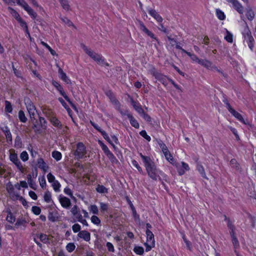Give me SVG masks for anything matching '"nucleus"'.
<instances>
[{
	"instance_id": "1",
	"label": "nucleus",
	"mask_w": 256,
	"mask_h": 256,
	"mask_svg": "<svg viewBox=\"0 0 256 256\" xmlns=\"http://www.w3.org/2000/svg\"><path fill=\"white\" fill-rule=\"evenodd\" d=\"M140 156L143 160L146 170L148 176L154 180H157L158 179L160 180V176L164 178L166 176L160 169L158 168L154 162L149 156H144L142 153Z\"/></svg>"
},
{
	"instance_id": "2",
	"label": "nucleus",
	"mask_w": 256,
	"mask_h": 256,
	"mask_svg": "<svg viewBox=\"0 0 256 256\" xmlns=\"http://www.w3.org/2000/svg\"><path fill=\"white\" fill-rule=\"evenodd\" d=\"M80 46L84 51L98 64L108 66V64L104 61V59L101 55L95 52L84 44H81Z\"/></svg>"
},
{
	"instance_id": "3",
	"label": "nucleus",
	"mask_w": 256,
	"mask_h": 256,
	"mask_svg": "<svg viewBox=\"0 0 256 256\" xmlns=\"http://www.w3.org/2000/svg\"><path fill=\"white\" fill-rule=\"evenodd\" d=\"M74 155L76 159H81L86 156V150L85 146L82 142H78L76 148L73 150Z\"/></svg>"
},
{
	"instance_id": "4",
	"label": "nucleus",
	"mask_w": 256,
	"mask_h": 256,
	"mask_svg": "<svg viewBox=\"0 0 256 256\" xmlns=\"http://www.w3.org/2000/svg\"><path fill=\"white\" fill-rule=\"evenodd\" d=\"M18 4L22 6L24 10H26L28 15L33 20H35L37 17V13L31 8L28 3L24 0H18Z\"/></svg>"
},
{
	"instance_id": "5",
	"label": "nucleus",
	"mask_w": 256,
	"mask_h": 256,
	"mask_svg": "<svg viewBox=\"0 0 256 256\" xmlns=\"http://www.w3.org/2000/svg\"><path fill=\"white\" fill-rule=\"evenodd\" d=\"M146 234L147 240L145 243V246H146V252H148L154 246L155 243L154 236L152 232L148 230H146Z\"/></svg>"
},
{
	"instance_id": "6",
	"label": "nucleus",
	"mask_w": 256,
	"mask_h": 256,
	"mask_svg": "<svg viewBox=\"0 0 256 256\" xmlns=\"http://www.w3.org/2000/svg\"><path fill=\"white\" fill-rule=\"evenodd\" d=\"M25 104L30 118H34L37 112L36 106L30 98L26 100Z\"/></svg>"
},
{
	"instance_id": "7",
	"label": "nucleus",
	"mask_w": 256,
	"mask_h": 256,
	"mask_svg": "<svg viewBox=\"0 0 256 256\" xmlns=\"http://www.w3.org/2000/svg\"><path fill=\"white\" fill-rule=\"evenodd\" d=\"M174 166L176 168L180 176L183 175L186 171H188L190 169L188 164L183 162L180 163L176 162Z\"/></svg>"
},
{
	"instance_id": "8",
	"label": "nucleus",
	"mask_w": 256,
	"mask_h": 256,
	"mask_svg": "<svg viewBox=\"0 0 256 256\" xmlns=\"http://www.w3.org/2000/svg\"><path fill=\"white\" fill-rule=\"evenodd\" d=\"M228 2L232 4L234 8L240 14L241 18L243 16L244 14V7L242 4L238 0H226Z\"/></svg>"
},
{
	"instance_id": "9",
	"label": "nucleus",
	"mask_w": 256,
	"mask_h": 256,
	"mask_svg": "<svg viewBox=\"0 0 256 256\" xmlns=\"http://www.w3.org/2000/svg\"><path fill=\"white\" fill-rule=\"evenodd\" d=\"M10 159L12 162L15 166H16L17 168L20 170L22 171L24 170L23 166L22 165V162L18 160V156L16 154H11L10 156Z\"/></svg>"
},
{
	"instance_id": "10",
	"label": "nucleus",
	"mask_w": 256,
	"mask_h": 256,
	"mask_svg": "<svg viewBox=\"0 0 256 256\" xmlns=\"http://www.w3.org/2000/svg\"><path fill=\"white\" fill-rule=\"evenodd\" d=\"M74 173L76 174V176L80 177L83 176V178L86 177L88 178L87 176L85 174H83L84 172V169L83 166L80 162H76L75 164V168H74Z\"/></svg>"
},
{
	"instance_id": "11",
	"label": "nucleus",
	"mask_w": 256,
	"mask_h": 256,
	"mask_svg": "<svg viewBox=\"0 0 256 256\" xmlns=\"http://www.w3.org/2000/svg\"><path fill=\"white\" fill-rule=\"evenodd\" d=\"M226 108L228 110V111L238 120H239L240 122L244 123V120L242 116L236 111L234 109H233L230 105L228 103H226Z\"/></svg>"
},
{
	"instance_id": "12",
	"label": "nucleus",
	"mask_w": 256,
	"mask_h": 256,
	"mask_svg": "<svg viewBox=\"0 0 256 256\" xmlns=\"http://www.w3.org/2000/svg\"><path fill=\"white\" fill-rule=\"evenodd\" d=\"M198 64L208 69L218 70L217 68L212 66V62L207 60H198Z\"/></svg>"
},
{
	"instance_id": "13",
	"label": "nucleus",
	"mask_w": 256,
	"mask_h": 256,
	"mask_svg": "<svg viewBox=\"0 0 256 256\" xmlns=\"http://www.w3.org/2000/svg\"><path fill=\"white\" fill-rule=\"evenodd\" d=\"M139 28L140 30L144 32L148 36L150 37L152 39L154 40H156V37L154 36V34L150 31L144 25V24L142 22H139Z\"/></svg>"
},
{
	"instance_id": "14",
	"label": "nucleus",
	"mask_w": 256,
	"mask_h": 256,
	"mask_svg": "<svg viewBox=\"0 0 256 256\" xmlns=\"http://www.w3.org/2000/svg\"><path fill=\"white\" fill-rule=\"evenodd\" d=\"M148 13L152 16L158 22L161 23L163 20L162 17L156 12V10L152 8L148 10Z\"/></svg>"
},
{
	"instance_id": "15",
	"label": "nucleus",
	"mask_w": 256,
	"mask_h": 256,
	"mask_svg": "<svg viewBox=\"0 0 256 256\" xmlns=\"http://www.w3.org/2000/svg\"><path fill=\"white\" fill-rule=\"evenodd\" d=\"M243 36L244 37V40L246 42L247 44L254 42V38L252 36L248 28L244 30Z\"/></svg>"
},
{
	"instance_id": "16",
	"label": "nucleus",
	"mask_w": 256,
	"mask_h": 256,
	"mask_svg": "<svg viewBox=\"0 0 256 256\" xmlns=\"http://www.w3.org/2000/svg\"><path fill=\"white\" fill-rule=\"evenodd\" d=\"M2 130L6 137L7 142L8 143L12 144V135L8 127L6 126L4 128H2Z\"/></svg>"
},
{
	"instance_id": "17",
	"label": "nucleus",
	"mask_w": 256,
	"mask_h": 256,
	"mask_svg": "<svg viewBox=\"0 0 256 256\" xmlns=\"http://www.w3.org/2000/svg\"><path fill=\"white\" fill-rule=\"evenodd\" d=\"M78 236L86 242H89L90 240V234L86 230L80 231Z\"/></svg>"
},
{
	"instance_id": "18",
	"label": "nucleus",
	"mask_w": 256,
	"mask_h": 256,
	"mask_svg": "<svg viewBox=\"0 0 256 256\" xmlns=\"http://www.w3.org/2000/svg\"><path fill=\"white\" fill-rule=\"evenodd\" d=\"M24 58L26 64H28V68L30 70H33L32 66V64L29 62V60L33 63L35 66V68L37 66L38 64L30 56L27 55L26 57H24Z\"/></svg>"
},
{
	"instance_id": "19",
	"label": "nucleus",
	"mask_w": 256,
	"mask_h": 256,
	"mask_svg": "<svg viewBox=\"0 0 256 256\" xmlns=\"http://www.w3.org/2000/svg\"><path fill=\"white\" fill-rule=\"evenodd\" d=\"M52 86L56 88L60 94L64 97V90L60 84L54 80H52Z\"/></svg>"
},
{
	"instance_id": "20",
	"label": "nucleus",
	"mask_w": 256,
	"mask_h": 256,
	"mask_svg": "<svg viewBox=\"0 0 256 256\" xmlns=\"http://www.w3.org/2000/svg\"><path fill=\"white\" fill-rule=\"evenodd\" d=\"M126 116L128 118L131 125L135 128H139V124L130 113H126Z\"/></svg>"
},
{
	"instance_id": "21",
	"label": "nucleus",
	"mask_w": 256,
	"mask_h": 256,
	"mask_svg": "<svg viewBox=\"0 0 256 256\" xmlns=\"http://www.w3.org/2000/svg\"><path fill=\"white\" fill-rule=\"evenodd\" d=\"M8 10L12 14V16L17 20L18 21L20 19L22 18L20 14L12 8L8 7Z\"/></svg>"
},
{
	"instance_id": "22",
	"label": "nucleus",
	"mask_w": 256,
	"mask_h": 256,
	"mask_svg": "<svg viewBox=\"0 0 256 256\" xmlns=\"http://www.w3.org/2000/svg\"><path fill=\"white\" fill-rule=\"evenodd\" d=\"M38 237L40 238V242H42L44 244L50 243V238L47 234H40Z\"/></svg>"
},
{
	"instance_id": "23",
	"label": "nucleus",
	"mask_w": 256,
	"mask_h": 256,
	"mask_svg": "<svg viewBox=\"0 0 256 256\" xmlns=\"http://www.w3.org/2000/svg\"><path fill=\"white\" fill-rule=\"evenodd\" d=\"M254 12L251 8H248L246 9V16L248 20L252 21L254 19Z\"/></svg>"
},
{
	"instance_id": "24",
	"label": "nucleus",
	"mask_w": 256,
	"mask_h": 256,
	"mask_svg": "<svg viewBox=\"0 0 256 256\" xmlns=\"http://www.w3.org/2000/svg\"><path fill=\"white\" fill-rule=\"evenodd\" d=\"M6 220L10 224H13L16 221V217L10 210L8 212Z\"/></svg>"
},
{
	"instance_id": "25",
	"label": "nucleus",
	"mask_w": 256,
	"mask_h": 256,
	"mask_svg": "<svg viewBox=\"0 0 256 256\" xmlns=\"http://www.w3.org/2000/svg\"><path fill=\"white\" fill-rule=\"evenodd\" d=\"M23 144L22 139L19 136H17L14 140V147L16 148H20L22 147Z\"/></svg>"
},
{
	"instance_id": "26",
	"label": "nucleus",
	"mask_w": 256,
	"mask_h": 256,
	"mask_svg": "<svg viewBox=\"0 0 256 256\" xmlns=\"http://www.w3.org/2000/svg\"><path fill=\"white\" fill-rule=\"evenodd\" d=\"M4 104V111L7 113L12 114L13 108L10 102L8 100H5Z\"/></svg>"
},
{
	"instance_id": "27",
	"label": "nucleus",
	"mask_w": 256,
	"mask_h": 256,
	"mask_svg": "<svg viewBox=\"0 0 256 256\" xmlns=\"http://www.w3.org/2000/svg\"><path fill=\"white\" fill-rule=\"evenodd\" d=\"M182 51L186 53V54H188L189 56H190L192 60L195 62H197L198 64V60H200V59H199L197 56H196L195 54H192L189 52H186L184 49H182Z\"/></svg>"
},
{
	"instance_id": "28",
	"label": "nucleus",
	"mask_w": 256,
	"mask_h": 256,
	"mask_svg": "<svg viewBox=\"0 0 256 256\" xmlns=\"http://www.w3.org/2000/svg\"><path fill=\"white\" fill-rule=\"evenodd\" d=\"M50 120L54 126L59 128L61 126L60 121L55 116H52L50 118Z\"/></svg>"
},
{
	"instance_id": "29",
	"label": "nucleus",
	"mask_w": 256,
	"mask_h": 256,
	"mask_svg": "<svg viewBox=\"0 0 256 256\" xmlns=\"http://www.w3.org/2000/svg\"><path fill=\"white\" fill-rule=\"evenodd\" d=\"M18 116L19 120L22 122L25 123L26 122L28 119H27L26 117V116L23 110H20L18 112Z\"/></svg>"
},
{
	"instance_id": "30",
	"label": "nucleus",
	"mask_w": 256,
	"mask_h": 256,
	"mask_svg": "<svg viewBox=\"0 0 256 256\" xmlns=\"http://www.w3.org/2000/svg\"><path fill=\"white\" fill-rule=\"evenodd\" d=\"M38 166L44 171H46V164L42 158H40L38 160Z\"/></svg>"
},
{
	"instance_id": "31",
	"label": "nucleus",
	"mask_w": 256,
	"mask_h": 256,
	"mask_svg": "<svg viewBox=\"0 0 256 256\" xmlns=\"http://www.w3.org/2000/svg\"><path fill=\"white\" fill-rule=\"evenodd\" d=\"M232 238V242L233 244V245L234 246V248H236L239 246V242L238 240V239L236 238V237L234 236L233 230H232L231 232H230Z\"/></svg>"
},
{
	"instance_id": "32",
	"label": "nucleus",
	"mask_w": 256,
	"mask_h": 256,
	"mask_svg": "<svg viewBox=\"0 0 256 256\" xmlns=\"http://www.w3.org/2000/svg\"><path fill=\"white\" fill-rule=\"evenodd\" d=\"M96 190L97 192L100 194H105L108 192V189L102 185L98 184L96 188Z\"/></svg>"
},
{
	"instance_id": "33",
	"label": "nucleus",
	"mask_w": 256,
	"mask_h": 256,
	"mask_svg": "<svg viewBox=\"0 0 256 256\" xmlns=\"http://www.w3.org/2000/svg\"><path fill=\"white\" fill-rule=\"evenodd\" d=\"M113 103L115 104V106L116 108L119 110L122 116H126V113H130L127 110H126L124 111H122V110H120V104L119 102L117 100H114Z\"/></svg>"
},
{
	"instance_id": "34",
	"label": "nucleus",
	"mask_w": 256,
	"mask_h": 256,
	"mask_svg": "<svg viewBox=\"0 0 256 256\" xmlns=\"http://www.w3.org/2000/svg\"><path fill=\"white\" fill-rule=\"evenodd\" d=\"M132 106L135 109V110L139 114H143V110L141 106L138 104H136V102H132Z\"/></svg>"
},
{
	"instance_id": "35",
	"label": "nucleus",
	"mask_w": 256,
	"mask_h": 256,
	"mask_svg": "<svg viewBox=\"0 0 256 256\" xmlns=\"http://www.w3.org/2000/svg\"><path fill=\"white\" fill-rule=\"evenodd\" d=\"M196 168H197L198 170L202 176L204 178H207L206 176V174L204 172V167L202 165L198 164Z\"/></svg>"
},
{
	"instance_id": "36",
	"label": "nucleus",
	"mask_w": 256,
	"mask_h": 256,
	"mask_svg": "<svg viewBox=\"0 0 256 256\" xmlns=\"http://www.w3.org/2000/svg\"><path fill=\"white\" fill-rule=\"evenodd\" d=\"M52 156L57 161L58 160H60L61 158H62V154L58 152V151H54L52 152Z\"/></svg>"
},
{
	"instance_id": "37",
	"label": "nucleus",
	"mask_w": 256,
	"mask_h": 256,
	"mask_svg": "<svg viewBox=\"0 0 256 256\" xmlns=\"http://www.w3.org/2000/svg\"><path fill=\"white\" fill-rule=\"evenodd\" d=\"M12 68L14 72V75L18 78H22V72L20 70H17L14 66V65L12 64Z\"/></svg>"
},
{
	"instance_id": "38",
	"label": "nucleus",
	"mask_w": 256,
	"mask_h": 256,
	"mask_svg": "<svg viewBox=\"0 0 256 256\" xmlns=\"http://www.w3.org/2000/svg\"><path fill=\"white\" fill-rule=\"evenodd\" d=\"M224 38L228 42L231 43L233 41L232 34L230 32L226 30Z\"/></svg>"
},
{
	"instance_id": "39",
	"label": "nucleus",
	"mask_w": 256,
	"mask_h": 256,
	"mask_svg": "<svg viewBox=\"0 0 256 256\" xmlns=\"http://www.w3.org/2000/svg\"><path fill=\"white\" fill-rule=\"evenodd\" d=\"M66 249L69 252H71L76 248V246L73 242H70L66 246Z\"/></svg>"
},
{
	"instance_id": "40",
	"label": "nucleus",
	"mask_w": 256,
	"mask_h": 256,
	"mask_svg": "<svg viewBox=\"0 0 256 256\" xmlns=\"http://www.w3.org/2000/svg\"><path fill=\"white\" fill-rule=\"evenodd\" d=\"M216 14L217 17L220 20H224L226 18V16L224 12L220 10H216Z\"/></svg>"
},
{
	"instance_id": "41",
	"label": "nucleus",
	"mask_w": 256,
	"mask_h": 256,
	"mask_svg": "<svg viewBox=\"0 0 256 256\" xmlns=\"http://www.w3.org/2000/svg\"><path fill=\"white\" fill-rule=\"evenodd\" d=\"M20 158L23 162H26L28 160L29 156L26 151H23L20 154Z\"/></svg>"
},
{
	"instance_id": "42",
	"label": "nucleus",
	"mask_w": 256,
	"mask_h": 256,
	"mask_svg": "<svg viewBox=\"0 0 256 256\" xmlns=\"http://www.w3.org/2000/svg\"><path fill=\"white\" fill-rule=\"evenodd\" d=\"M32 212L35 215L38 216L41 212V209L39 206H33L32 208Z\"/></svg>"
},
{
	"instance_id": "43",
	"label": "nucleus",
	"mask_w": 256,
	"mask_h": 256,
	"mask_svg": "<svg viewBox=\"0 0 256 256\" xmlns=\"http://www.w3.org/2000/svg\"><path fill=\"white\" fill-rule=\"evenodd\" d=\"M91 222L96 225H99L100 223V219L96 216H93L91 217Z\"/></svg>"
},
{
	"instance_id": "44",
	"label": "nucleus",
	"mask_w": 256,
	"mask_h": 256,
	"mask_svg": "<svg viewBox=\"0 0 256 256\" xmlns=\"http://www.w3.org/2000/svg\"><path fill=\"white\" fill-rule=\"evenodd\" d=\"M52 196L50 192H46L44 194V200L46 202L49 203L52 200Z\"/></svg>"
},
{
	"instance_id": "45",
	"label": "nucleus",
	"mask_w": 256,
	"mask_h": 256,
	"mask_svg": "<svg viewBox=\"0 0 256 256\" xmlns=\"http://www.w3.org/2000/svg\"><path fill=\"white\" fill-rule=\"evenodd\" d=\"M98 144L100 146L104 152L106 154L110 150L108 146L104 144L102 141L98 140Z\"/></svg>"
},
{
	"instance_id": "46",
	"label": "nucleus",
	"mask_w": 256,
	"mask_h": 256,
	"mask_svg": "<svg viewBox=\"0 0 256 256\" xmlns=\"http://www.w3.org/2000/svg\"><path fill=\"white\" fill-rule=\"evenodd\" d=\"M132 164L138 170L140 173H142L143 172L142 168L139 166L138 162L136 160H132Z\"/></svg>"
},
{
	"instance_id": "47",
	"label": "nucleus",
	"mask_w": 256,
	"mask_h": 256,
	"mask_svg": "<svg viewBox=\"0 0 256 256\" xmlns=\"http://www.w3.org/2000/svg\"><path fill=\"white\" fill-rule=\"evenodd\" d=\"M134 251L138 254L142 255L144 254V250L142 247L136 246L134 248Z\"/></svg>"
},
{
	"instance_id": "48",
	"label": "nucleus",
	"mask_w": 256,
	"mask_h": 256,
	"mask_svg": "<svg viewBox=\"0 0 256 256\" xmlns=\"http://www.w3.org/2000/svg\"><path fill=\"white\" fill-rule=\"evenodd\" d=\"M89 210L92 214H96L98 212V206L96 205H91L89 208Z\"/></svg>"
},
{
	"instance_id": "49",
	"label": "nucleus",
	"mask_w": 256,
	"mask_h": 256,
	"mask_svg": "<svg viewBox=\"0 0 256 256\" xmlns=\"http://www.w3.org/2000/svg\"><path fill=\"white\" fill-rule=\"evenodd\" d=\"M18 22L20 24V26L23 28L24 30L28 28L26 22L22 18Z\"/></svg>"
},
{
	"instance_id": "50",
	"label": "nucleus",
	"mask_w": 256,
	"mask_h": 256,
	"mask_svg": "<svg viewBox=\"0 0 256 256\" xmlns=\"http://www.w3.org/2000/svg\"><path fill=\"white\" fill-rule=\"evenodd\" d=\"M101 134L103 136L104 138L107 140L110 144L114 147V144L112 142L110 137L105 131L101 132Z\"/></svg>"
},
{
	"instance_id": "51",
	"label": "nucleus",
	"mask_w": 256,
	"mask_h": 256,
	"mask_svg": "<svg viewBox=\"0 0 256 256\" xmlns=\"http://www.w3.org/2000/svg\"><path fill=\"white\" fill-rule=\"evenodd\" d=\"M165 158L166 159V160L172 164L173 166L175 164L176 162L174 160L172 156L170 154H168V156H166Z\"/></svg>"
},
{
	"instance_id": "52",
	"label": "nucleus",
	"mask_w": 256,
	"mask_h": 256,
	"mask_svg": "<svg viewBox=\"0 0 256 256\" xmlns=\"http://www.w3.org/2000/svg\"><path fill=\"white\" fill-rule=\"evenodd\" d=\"M140 134L148 142H150V140L151 138L148 135L146 130H142L140 132Z\"/></svg>"
},
{
	"instance_id": "53",
	"label": "nucleus",
	"mask_w": 256,
	"mask_h": 256,
	"mask_svg": "<svg viewBox=\"0 0 256 256\" xmlns=\"http://www.w3.org/2000/svg\"><path fill=\"white\" fill-rule=\"evenodd\" d=\"M26 223V220L24 218H18L15 225L17 226H22L24 224Z\"/></svg>"
},
{
	"instance_id": "54",
	"label": "nucleus",
	"mask_w": 256,
	"mask_h": 256,
	"mask_svg": "<svg viewBox=\"0 0 256 256\" xmlns=\"http://www.w3.org/2000/svg\"><path fill=\"white\" fill-rule=\"evenodd\" d=\"M6 190H7L8 192L10 194H12L14 192V188L12 184H11V182H9L6 184Z\"/></svg>"
},
{
	"instance_id": "55",
	"label": "nucleus",
	"mask_w": 256,
	"mask_h": 256,
	"mask_svg": "<svg viewBox=\"0 0 256 256\" xmlns=\"http://www.w3.org/2000/svg\"><path fill=\"white\" fill-rule=\"evenodd\" d=\"M81 227L78 224H74L72 226V230L73 232L75 233L77 232H80V230Z\"/></svg>"
},
{
	"instance_id": "56",
	"label": "nucleus",
	"mask_w": 256,
	"mask_h": 256,
	"mask_svg": "<svg viewBox=\"0 0 256 256\" xmlns=\"http://www.w3.org/2000/svg\"><path fill=\"white\" fill-rule=\"evenodd\" d=\"M182 238L184 242L185 243L186 246L188 249L190 250H191V243L190 241H188L184 235L182 236Z\"/></svg>"
},
{
	"instance_id": "57",
	"label": "nucleus",
	"mask_w": 256,
	"mask_h": 256,
	"mask_svg": "<svg viewBox=\"0 0 256 256\" xmlns=\"http://www.w3.org/2000/svg\"><path fill=\"white\" fill-rule=\"evenodd\" d=\"M27 179H28V183L30 187L32 188H34L32 186L33 184H34V181L32 178V175L30 174H28L27 175Z\"/></svg>"
},
{
	"instance_id": "58",
	"label": "nucleus",
	"mask_w": 256,
	"mask_h": 256,
	"mask_svg": "<svg viewBox=\"0 0 256 256\" xmlns=\"http://www.w3.org/2000/svg\"><path fill=\"white\" fill-rule=\"evenodd\" d=\"M107 248L109 252H114V248L113 244L110 242H107L106 244Z\"/></svg>"
},
{
	"instance_id": "59",
	"label": "nucleus",
	"mask_w": 256,
	"mask_h": 256,
	"mask_svg": "<svg viewBox=\"0 0 256 256\" xmlns=\"http://www.w3.org/2000/svg\"><path fill=\"white\" fill-rule=\"evenodd\" d=\"M60 186V184L57 180L54 182L52 184L54 190L56 192L59 190Z\"/></svg>"
},
{
	"instance_id": "60",
	"label": "nucleus",
	"mask_w": 256,
	"mask_h": 256,
	"mask_svg": "<svg viewBox=\"0 0 256 256\" xmlns=\"http://www.w3.org/2000/svg\"><path fill=\"white\" fill-rule=\"evenodd\" d=\"M18 200L20 201V202L22 203V204L24 206V207L28 206V202L26 200L23 198L22 196H18Z\"/></svg>"
},
{
	"instance_id": "61",
	"label": "nucleus",
	"mask_w": 256,
	"mask_h": 256,
	"mask_svg": "<svg viewBox=\"0 0 256 256\" xmlns=\"http://www.w3.org/2000/svg\"><path fill=\"white\" fill-rule=\"evenodd\" d=\"M47 178L49 182H55V177L51 173L48 174L47 175Z\"/></svg>"
},
{
	"instance_id": "62",
	"label": "nucleus",
	"mask_w": 256,
	"mask_h": 256,
	"mask_svg": "<svg viewBox=\"0 0 256 256\" xmlns=\"http://www.w3.org/2000/svg\"><path fill=\"white\" fill-rule=\"evenodd\" d=\"M100 209L102 212H105L107 210L108 208V206L107 204L103 203V202H100Z\"/></svg>"
},
{
	"instance_id": "63",
	"label": "nucleus",
	"mask_w": 256,
	"mask_h": 256,
	"mask_svg": "<svg viewBox=\"0 0 256 256\" xmlns=\"http://www.w3.org/2000/svg\"><path fill=\"white\" fill-rule=\"evenodd\" d=\"M28 195L34 200H36L38 198V196L36 194L34 191L30 190L28 192Z\"/></svg>"
},
{
	"instance_id": "64",
	"label": "nucleus",
	"mask_w": 256,
	"mask_h": 256,
	"mask_svg": "<svg viewBox=\"0 0 256 256\" xmlns=\"http://www.w3.org/2000/svg\"><path fill=\"white\" fill-rule=\"evenodd\" d=\"M158 145H159L160 147V148L162 149V152L168 150L166 145L162 141H160L158 142Z\"/></svg>"
}]
</instances>
